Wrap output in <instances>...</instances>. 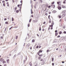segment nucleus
<instances>
[{
  "label": "nucleus",
  "mask_w": 66,
  "mask_h": 66,
  "mask_svg": "<svg viewBox=\"0 0 66 66\" xmlns=\"http://www.w3.org/2000/svg\"><path fill=\"white\" fill-rule=\"evenodd\" d=\"M59 18H61V15H59Z\"/></svg>",
  "instance_id": "obj_34"
},
{
  "label": "nucleus",
  "mask_w": 66,
  "mask_h": 66,
  "mask_svg": "<svg viewBox=\"0 0 66 66\" xmlns=\"http://www.w3.org/2000/svg\"><path fill=\"white\" fill-rule=\"evenodd\" d=\"M38 48V46H37V47H36V48H37H37Z\"/></svg>",
  "instance_id": "obj_52"
},
{
  "label": "nucleus",
  "mask_w": 66,
  "mask_h": 66,
  "mask_svg": "<svg viewBox=\"0 0 66 66\" xmlns=\"http://www.w3.org/2000/svg\"><path fill=\"white\" fill-rule=\"evenodd\" d=\"M65 12H66V11H65V10L62 11V13H65Z\"/></svg>",
  "instance_id": "obj_9"
},
{
  "label": "nucleus",
  "mask_w": 66,
  "mask_h": 66,
  "mask_svg": "<svg viewBox=\"0 0 66 66\" xmlns=\"http://www.w3.org/2000/svg\"><path fill=\"white\" fill-rule=\"evenodd\" d=\"M52 65L53 66H54V63H52Z\"/></svg>",
  "instance_id": "obj_51"
},
{
  "label": "nucleus",
  "mask_w": 66,
  "mask_h": 66,
  "mask_svg": "<svg viewBox=\"0 0 66 66\" xmlns=\"http://www.w3.org/2000/svg\"><path fill=\"white\" fill-rule=\"evenodd\" d=\"M28 27H30V24H28Z\"/></svg>",
  "instance_id": "obj_47"
},
{
  "label": "nucleus",
  "mask_w": 66,
  "mask_h": 66,
  "mask_svg": "<svg viewBox=\"0 0 66 66\" xmlns=\"http://www.w3.org/2000/svg\"><path fill=\"white\" fill-rule=\"evenodd\" d=\"M8 19H9V20H10V17L9 16L7 18Z\"/></svg>",
  "instance_id": "obj_35"
},
{
  "label": "nucleus",
  "mask_w": 66,
  "mask_h": 66,
  "mask_svg": "<svg viewBox=\"0 0 66 66\" xmlns=\"http://www.w3.org/2000/svg\"><path fill=\"white\" fill-rule=\"evenodd\" d=\"M54 24V23H53V22L52 23V25H53Z\"/></svg>",
  "instance_id": "obj_33"
},
{
  "label": "nucleus",
  "mask_w": 66,
  "mask_h": 66,
  "mask_svg": "<svg viewBox=\"0 0 66 66\" xmlns=\"http://www.w3.org/2000/svg\"><path fill=\"white\" fill-rule=\"evenodd\" d=\"M51 6H52L53 8H54L55 7V5H51Z\"/></svg>",
  "instance_id": "obj_8"
},
{
  "label": "nucleus",
  "mask_w": 66,
  "mask_h": 66,
  "mask_svg": "<svg viewBox=\"0 0 66 66\" xmlns=\"http://www.w3.org/2000/svg\"><path fill=\"white\" fill-rule=\"evenodd\" d=\"M12 21H14V18H12Z\"/></svg>",
  "instance_id": "obj_20"
},
{
  "label": "nucleus",
  "mask_w": 66,
  "mask_h": 66,
  "mask_svg": "<svg viewBox=\"0 0 66 66\" xmlns=\"http://www.w3.org/2000/svg\"><path fill=\"white\" fill-rule=\"evenodd\" d=\"M39 31H41V27H39Z\"/></svg>",
  "instance_id": "obj_19"
},
{
  "label": "nucleus",
  "mask_w": 66,
  "mask_h": 66,
  "mask_svg": "<svg viewBox=\"0 0 66 66\" xmlns=\"http://www.w3.org/2000/svg\"><path fill=\"white\" fill-rule=\"evenodd\" d=\"M20 53H18V54L17 55H19V54H20Z\"/></svg>",
  "instance_id": "obj_46"
},
{
  "label": "nucleus",
  "mask_w": 66,
  "mask_h": 66,
  "mask_svg": "<svg viewBox=\"0 0 66 66\" xmlns=\"http://www.w3.org/2000/svg\"><path fill=\"white\" fill-rule=\"evenodd\" d=\"M57 32V30H56L55 31V33H56V32Z\"/></svg>",
  "instance_id": "obj_41"
},
{
  "label": "nucleus",
  "mask_w": 66,
  "mask_h": 66,
  "mask_svg": "<svg viewBox=\"0 0 66 66\" xmlns=\"http://www.w3.org/2000/svg\"><path fill=\"white\" fill-rule=\"evenodd\" d=\"M5 3H4L3 4V5L4 6V7H5Z\"/></svg>",
  "instance_id": "obj_29"
},
{
  "label": "nucleus",
  "mask_w": 66,
  "mask_h": 66,
  "mask_svg": "<svg viewBox=\"0 0 66 66\" xmlns=\"http://www.w3.org/2000/svg\"><path fill=\"white\" fill-rule=\"evenodd\" d=\"M15 56H16V55H15L13 56V59H14L15 58Z\"/></svg>",
  "instance_id": "obj_21"
},
{
  "label": "nucleus",
  "mask_w": 66,
  "mask_h": 66,
  "mask_svg": "<svg viewBox=\"0 0 66 66\" xmlns=\"http://www.w3.org/2000/svg\"><path fill=\"white\" fill-rule=\"evenodd\" d=\"M50 27H53V25H50Z\"/></svg>",
  "instance_id": "obj_25"
},
{
  "label": "nucleus",
  "mask_w": 66,
  "mask_h": 66,
  "mask_svg": "<svg viewBox=\"0 0 66 66\" xmlns=\"http://www.w3.org/2000/svg\"><path fill=\"white\" fill-rule=\"evenodd\" d=\"M62 16H63V17H64V16H65V15H64V14H63L62 15Z\"/></svg>",
  "instance_id": "obj_31"
},
{
  "label": "nucleus",
  "mask_w": 66,
  "mask_h": 66,
  "mask_svg": "<svg viewBox=\"0 0 66 66\" xmlns=\"http://www.w3.org/2000/svg\"><path fill=\"white\" fill-rule=\"evenodd\" d=\"M6 18H5L4 19V20H6Z\"/></svg>",
  "instance_id": "obj_56"
},
{
  "label": "nucleus",
  "mask_w": 66,
  "mask_h": 66,
  "mask_svg": "<svg viewBox=\"0 0 66 66\" xmlns=\"http://www.w3.org/2000/svg\"><path fill=\"white\" fill-rule=\"evenodd\" d=\"M49 50H47V51L46 52H49Z\"/></svg>",
  "instance_id": "obj_48"
},
{
  "label": "nucleus",
  "mask_w": 66,
  "mask_h": 66,
  "mask_svg": "<svg viewBox=\"0 0 66 66\" xmlns=\"http://www.w3.org/2000/svg\"><path fill=\"white\" fill-rule=\"evenodd\" d=\"M9 61H10V60H9V59L7 60V63H9Z\"/></svg>",
  "instance_id": "obj_12"
},
{
  "label": "nucleus",
  "mask_w": 66,
  "mask_h": 66,
  "mask_svg": "<svg viewBox=\"0 0 66 66\" xmlns=\"http://www.w3.org/2000/svg\"><path fill=\"white\" fill-rule=\"evenodd\" d=\"M62 7H63V8H66V7H65V6L62 5Z\"/></svg>",
  "instance_id": "obj_10"
},
{
  "label": "nucleus",
  "mask_w": 66,
  "mask_h": 66,
  "mask_svg": "<svg viewBox=\"0 0 66 66\" xmlns=\"http://www.w3.org/2000/svg\"><path fill=\"white\" fill-rule=\"evenodd\" d=\"M52 62H53V61H54V58H53V57L52 58Z\"/></svg>",
  "instance_id": "obj_16"
},
{
  "label": "nucleus",
  "mask_w": 66,
  "mask_h": 66,
  "mask_svg": "<svg viewBox=\"0 0 66 66\" xmlns=\"http://www.w3.org/2000/svg\"><path fill=\"white\" fill-rule=\"evenodd\" d=\"M57 38H58V37H60V36L59 35L57 37Z\"/></svg>",
  "instance_id": "obj_39"
},
{
  "label": "nucleus",
  "mask_w": 66,
  "mask_h": 66,
  "mask_svg": "<svg viewBox=\"0 0 66 66\" xmlns=\"http://www.w3.org/2000/svg\"><path fill=\"white\" fill-rule=\"evenodd\" d=\"M48 8H50L51 7V6L50 5L48 7Z\"/></svg>",
  "instance_id": "obj_43"
},
{
  "label": "nucleus",
  "mask_w": 66,
  "mask_h": 66,
  "mask_svg": "<svg viewBox=\"0 0 66 66\" xmlns=\"http://www.w3.org/2000/svg\"><path fill=\"white\" fill-rule=\"evenodd\" d=\"M2 2H3V3H4V2H5V1H2Z\"/></svg>",
  "instance_id": "obj_54"
},
{
  "label": "nucleus",
  "mask_w": 66,
  "mask_h": 66,
  "mask_svg": "<svg viewBox=\"0 0 66 66\" xmlns=\"http://www.w3.org/2000/svg\"><path fill=\"white\" fill-rule=\"evenodd\" d=\"M54 2H52V4H54Z\"/></svg>",
  "instance_id": "obj_30"
},
{
  "label": "nucleus",
  "mask_w": 66,
  "mask_h": 66,
  "mask_svg": "<svg viewBox=\"0 0 66 66\" xmlns=\"http://www.w3.org/2000/svg\"><path fill=\"white\" fill-rule=\"evenodd\" d=\"M0 62H3L4 61V59H3V58H1L0 59Z\"/></svg>",
  "instance_id": "obj_2"
},
{
  "label": "nucleus",
  "mask_w": 66,
  "mask_h": 66,
  "mask_svg": "<svg viewBox=\"0 0 66 66\" xmlns=\"http://www.w3.org/2000/svg\"><path fill=\"white\" fill-rule=\"evenodd\" d=\"M63 28H65V26H63Z\"/></svg>",
  "instance_id": "obj_59"
},
{
  "label": "nucleus",
  "mask_w": 66,
  "mask_h": 66,
  "mask_svg": "<svg viewBox=\"0 0 66 66\" xmlns=\"http://www.w3.org/2000/svg\"><path fill=\"white\" fill-rule=\"evenodd\" d=\"M7 6H8V7L9 6V4H7Z\"/></svg>",
  "instance_id": "obj_49"
},
{
  "label": "nucleus",
  "mask_w": 66,
  "mask_h": 66,
  "mask_svg": "<svg viewBox=\"0 0 66 66\" xmlns=\"http://www.w3.org/2000/svg\"><path fill=\"white\" fill-rule=\"evenodd\" d=\"M18 27V26H15L14 27V28H17Z\"/></svg>",
  "instance_id": "obj_28"
},
{
  "label": "nucleus",
  "mask_w": 66,
  "mask_h": 66,
  "mask_svg": "<svg viewBox=\"0 0 66 66\" xmlns=\"http://www.w3.org/2000/svg\"><path fill=\"white\" fill-rule=\"evenodd\" d=\"M12 2L13 3H14V2H15V1H14V0H12Z\"/></svg>",
  "instance_id": "obj_44"
},
{
  "label": "nucleus",
  "mask_w": 66,
  "mask_h": 66,
  "mask_svg": "<svg viewBox=\"0 0 66 66\" xmlns=\"http://www.w3.org/2000/svg\"><path fill=\"white\" fill-rule=\"evenodd\" d=\"M22 3L20 5V6L21 7H20V9L19 10V11H20V12H21V6H22Z\"/></svg>",
  "instance_id": "obj_5"
},
{
  "label": "nucleus",
  "mask_w": 66,
  "mask_h": 66,
  "mask_svg": "<svg viewBox=\"0 0 66 66\" xmlns=\"http://www.w3.org/2000/svg\"><path fill=\"white\" fill-rule=\"evenodd\" d=\"M17 38H18V36H16L15 37V39H17Z\"/></svg>",
  "instance_id": "obj_15"
},
{
  "label": "nucleus",
  "mask_w": 66,
  "mask_h": 66,
  "mask_svg": "<svg viewBox=\"0 0 66 66\" xmlns=\"http://www.w3.org/2000/svg\"><path fill=\"white\" fill-rule=\"evenodd\" d=\"M46 23V22H44L43 23V24H45Z\"/></svg>",
  "instance_id": "obj_57"
},
{
  "label": "nucleus",
  "mask_w": 66,
  "mask_h": 66,
  "mask_svg": "<svg viewBox=\"0 0 66 66\" xmlns=\"http://www.w3.org/2000/svg\"><path fill=\"white\" fill-rule=\"evenodd\" d=\"M50 15H49L48 16V19H50Z\"/></svg>",
  "instance_id": "obj_32"
},
{
  "label": "nucleus",
  "mask_w": 66,
  "mask_h": 66,
  "mask_svg": "<svg viewBox=\"0 0 66 66\" xmlns=\"http://www.w3.org/2000/svg\"><path fill=\"white\" fill-rule=\"evenodd\" d=\"M37 36H39V35L38 34H37Z\"/></svg>",
  "instance_id": "obj_61"
},
{
  "label": "nucleus",
  "mask_w": 66,
  "mask_h": 66,
  "mask_svg": "<svg viewBox=\"0 0 66 66\" xmlns=\"http://www.w3.org/2000/svg\"><path fill=\"white\" fill-rule=\"evenodd\" d=\"M1 39H3V37H1Z\"/></svg>",
  "instance_id": "obj_50"
},
{
  "label": "nucleus",
  "mask_w": 66,
  "mask_h": 66,
  "mask_svg": "<svg viewBox=\"0 0 66 66\" xmlns=\"http://www.w3.org/2000/svg\"><path fill=\"white\" fill-rule=\"evenodd\" d=\"M6 62L5 61H3V64H4V63H5Z\"/></svg>",
  "instance_id": "obj_23"
},
{
  "label": "nucleus",
  "mask_w": 66,
  "mask_h": 66,
  "mask_svg": "<svg viewBox=\"0 0 66 66\" xmlns=\"http://www.w3.org/2000/svg\"><path fill=\"white\" fill-rule=\"evenodd\" d=\"M64 34H66V32H65V31H64Z\"/></svg>",
  "instance_id": "obj_42"
},
{
  "label": "nucleus",
  "mask_w": 66,
  "mask_h": 66,
  "mask_svg": "<svg viewBox=\"0 0 66 66\" xmlns=\"http://www.w3.org/2000/svg\"><path fill=\"white\" fill-rule=\"evenodd\" d=\"M32 21H33V22H34V23H35V20H32Z\"/></svg>",
  "instance_id": "obj_18"
},
{
  "label": "nucleus",
  "mask_w": 66,
  "mask_h": 66,
  "mask_svg": "<svg viewBox=\"0 0 66 66\" xmlns=\"http://www.w3.org/2000/svg\"><path fill=\"white\" fill-rule=\"evenodd\" d=\"M31 20H32V19H30L29 21V22H31Z\"/></svg>",
  "instance_id": "obj_27"
},
{
  "label": "nucleus",
  "mask_w": 66,
  "mask_h": 66,
  "mask_svg": "<svg viewBox=\"0 0 66 66\" xmlns=\"http://www.w3.org/2000/svg\"><path fill=\"white\" fill-rule=\"evenodd\" d=\"M58 48H57L56 49V50H58Z\"/></svg>",
  "instance_id": "obj_63"
},
{
  "label": "nucleus",
  "mask_w": 66,
  "mask_h": 66,
  "mask_svg": "<svg viewBox=\"0 0 66 66\" xmlns=\"http://www.w3.org/2000/svg\"><path fill=\"white\" fill-rule=\"evenodd\" d=\"M5 23H6V24H8L9 23L7 22H5Z\"/></svg>",
  "instance_id": "obj_26"
},
{
  "label": "nucleus",
  "mask_w": 66,
  "mask_h": 66,
  "mask_svg": "<svg viewBox=\"0 0 66 66\" xmlns=\"http://www.w3.org/2000/svg\"><path fill=\"white\" fill-rule=\"evenodd\" d=\"M32 43H34V42H35V40H34V39L32 40Z\"/></svg>",
  "instance_id": "obj_14"
},
{
  "label": "nucleus",
  "mask_w": 66,
  "mask_h": 66,
  "mask_svg": "<svg viewBox=\"0 0 66 66\" xmlns=\"http://www.w3.org/2000/svg\"><path fill=\"white\" fill-rule=\"evenodd\" d=\"M66 2H65V1H64L63 2V3H64V4Z\"/></svg>",
  "instance_id": "obj_37"
},
{
  "label": "nucleus",
  "mask_w": 66,
  "mask_h": 66,
  "mask_svg": "<svg viewBox=\"0 0 66 66\" xmlns=\"http://www.w3.org/2000/svg\"><path fill=\"white\" fill-rule=\"evenodd\" d=\"M26 60H24V61H27V57H26Z\"/></svg>",
  "instance_id": "obj_38"
},
{
  "label": "nucleus",
  "mask_w": 66,
  "mask_h": 66,
  "mask_svg": "<svg viewBox=\"0 0 66 66\" xmlns=\"http://www.w3.org/2000/svg\"><path fill=\"white\" fill-rule=\"evenodd\" d=\"M59 34H62V32L61 31H60L59 32Z\"/></svg>",
  "instance_id": "obj_22"
},
{
  "label": "nucleus",
  "mask_w": 66,
  "mask_h": 66,
  "mask_svg": "<svg viewBox=\"0 0 66 66\" xmlns=\"http://www.w3.org/2000/svg\"><path fill=\"white\" fill-rule=\"evenodd\" d=\"M59 57H61V56H62V55H59Z\"/></svg>",
  "instance_id": "obj_58"
},
{
  "label": "nucleus",
  "mask_w": 66,
  "mask_h": 66,
  "mask_svg": "<svg viewBox=\"0 0 66 66\" xmlns=\"http://www.w3.org/2000/svg\"><path fill=\"white\" fill-rule=\"evenodd\" d=\"M19 6H20V5H18V7H19Z\"/></svg>",
  "instance_id": "obj_53"
},
{
  "label": "nucleus",
  "mask_w": 66,
  "mask_h": 66,
  "mask_svg": "<svg viewBox=\"0 0 66 66\" xmlns=\"http://www.w3.org/2000/svg\"><path fill=\"white\" fill-rule=\"evenodd\" d=\"M12 28H13V27H11V28H9V30H11V29H12Z\"/></svg>",
  "instance_id": "obj_36"
},
{
  "label": "nucleus",
  "mask_w": 66,
  "mask_h": 66,
  "mask_svg": "<svg viewBox=\"0 0 66 66\" xmlns=\"http://www.w3.org/2000/svg\"><path fill=\"white\" fill-rule=\"evenodd\" d=\"M29 64H30V66H32V63H31V62H30L29 63Z\"/></svg>",
  "instance_id": "obj_11"
},
{
  "label": "nucleus",
  "mask_w": 66,
  "mask_h": 66,
  "mask_svg": "<svg viewBox=\"0 0 66 66\" xmlns=\"http://www.w3.org/2000/svg\"><path fill=\"white\" fill-rule=\"evenodd\" d=\"M41 3H42L43 2V1L42 0H41L40 1Z\"/></svg>",
  "instance_id": "obj_55"
},
{
  "label": "nucleus",
  "mask_w": 66,
  "mask_h": 66,
  "mask_svg": "<svg viewBox=\"0 0 66 66\" xmlns=\"http://www.w3.org/2000/svg\"><path fill=\"white\" fill-rule=\"evenodd\" d=\"M4 66H6V64H5L4 65Z\"/></svg>",
  "instance_id": "obj_60"
},
{
  "label": "nucleus",
  "mask_w": 66,
  "mask_h": 66,
  "mask_svg": "<svg viewBox=\"0 0 66 66\" xmlns=\"http://www.w3.org/2000/svg\"><path fill=\"white\" fill-rule=\"evenodd\" d=\"M40 52H42V51H39V52L37 53V54H38V55L40 56H43L42 54H39V53H40Z\"/></svg>",
  "instance_id": "obj_1"
},
{
  "label": "nucleus",
  "mask_w": 66,
  "mask_h": 66,
  "mask_svg": "<svg viewBox=\"0 0 66 66\" xmlns=\"http://www.w3.org/2000/svg\"><path fill=\"white\" fill-rule=\"evenodd\" d=\"M56 12V10L53 11H52V13H55Z\"/></svg>",
  "instance_id": "obj_6"
},
{
  "label": "nucleus",
  "mask_w": 66,
  "mask_h": 66,
  "mask_svg": "<svg viewBox=\"0 0 66 66\" xmlns=\"http://www.w3.org/2000/svg\"><path fill=\"white\" fill-rule=\"evenodd\" d=\"M55 36H57V33H55Z\"/></svg>",
  "instance_id": "obj_24"
},
{
  "label": "nucleus",
  "mask_w": 66,
  "mask_h": 66,
  "mask_svg": "<svg viewBox=\"0 0 66 66\" xmlns=\"http://www.w3.org/2000/svg\"><path fill=\"white\" fill-rule=\"evenodd\" d=\"M30 45V43H28L27 45V47L28 48H29V46Z\"/></svg>",
  "instance_id": "obj_3"
},
{
  "label": "nucleus",
  "mask_w": 66,
  "mask_h": 66,
  "mask_svg": "<svg viewBox=\"0 0 66 66\" xmlns=\"http://www.w3.org/2000/svg\"><path fill=\"white\" fill-rule=\"evenodd\" d=\"M57 3L58 4H59V3H60V2H57Z\"/></svg>",
  "instance_id": "obj_40"
},
{
  "label": "nucleus",
  "mask_w": 66,
  "mask_h": 66,
  "mask_svg": "<svg viewBox=\"0 0 66 66\" xmlns=\"http://www.w3.org/2000/svg\"><path fill=\"white\" fill-rule=\"evenodd\" d=\"M62 63H64V61H62Z\"/></svg>",
  "instance_id": "obj_64"
},
{
  "label": "nucleus",
  "mask_w": 66,
  "mask_h": 66,
  "mask_svg": "<svg viewBox=\"0 0 66 66\" xmlns=\"http://www.w3.org/2000/svg\"><path fill=\"white\" fill-rule=\"evenodd\" d=\"M17 7H15L14 8L15 10H17Z\"/></svg>",
  "instance_id": "obj_13"
},
{
  "label": "nucleus",
  "mask_w": 66,
  "mask_h": 66,
  "mask_svg": "<svg viewBox=\"0 0 66 66\" xmlns=\"http://www.w3.org/2000/svg\"><path fill=\"white\" fill-rule=\"evenodd\" d=\"M16 13H18V12H19V11L18 10H17L16 11Z\"/></svg>",
  "instance_id": "obj_17"
},
{
  "label": "nucleus",
  "mask_w": 66,
  "mask_h": 66,
  "mask_svg": "<svg viewBox=\"0 0 66 66\" xmlns=\"http://www.w3.org/2000/svg\"><path fill=\"white\" fill-rule=\"evenodd\" d=\"M31 17H33V15H32L31 16Z\"/></svg>",
  "instance_id": "obj_62"
},
{
  "label": "nucleus",
  "mask_w": 66,
  "mask_h": 66,
  "mask_svg": "<svg viewBox=\"0 0 66 66\" xmlns=\"http://www.w3.org/2000/svg\"><path fill=\"white\" fill-rule=\"evenodd\" d=\"M64 51L65 52H66V48H65L64 49Z\"/></svg>",
  "instance_id": "obj_45"
},
{
  "label": "nucleus",
  "mask_w": 66,
  "mask_h": 66,
  "mask_svg": "<svg viewBox=\"0 0 66 66\" xmlns=\"http://www.w3.org/2000/svg\"><path fill=\"white\" fill-rule=\"evenodd\" d=\"M54 42L55 43H56V42H57V39H55L54 40Z\"/></svg>",
  "instance_id": "obj_7"
},
{
  "label": "nucleus",
  "mask_w": 66,
  "mask_h": 66,
  "mask_svg": "<svg viewBox=\"0 0 66 66\" xmlns=\"http://www.w3.org/2000/svg\"><path fill=\"white\" fill-rule=\"evenodd\" d=\"M58 9L59 10H61V9H62V7H61V6H59L58 7Z\"/></svg>",
  "instance_id": "obj_4"
}]
</instances>
